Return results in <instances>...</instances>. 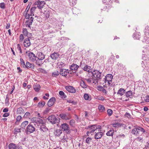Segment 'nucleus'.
<instances>
[{"mask_svg":"<svg viewBox=\"0 0 149 149\" xmlns=\"http://www.w3.org/2000/svg\"><path fill=\"white\" fill-rule=\"evenodd\" d=\"M101 126L96 125H91L87 126L86 129H89V131L86 133L87 136H89V134L95 131H97L99 129H100Z\"/></svg>","mask_w":149,"mask_h":149,"instance_id":"f257e3e1","label":"nucleus"},{"mask_svg":"<svg viewBox=\"0 0 149 149\" xmlns=\"http://www.w3.org/2000/svg\"><path fill=\"white\" fill-rule=\"evenodd\" d=\"M47 119L48 121L52 124H55L56 123H58L60 121L59 118H57L54 115H51L49 116Z\"/></svg>","mask_w":149,"mask_h":149,"instance_id":"f03ea898","label":"nucleus"},{"mask_svg":"<svg viewBox=\"0 0 149 149\" xmlns=\"http://www.w3.org/2000/svg\"><path fill=\"white\" fill-rule=\"evenodd\" d=\"M80 66L85 71L88 72L91 71V67L85 64L83 61L81 62Z\"/></svg>","mask_w":149,"mask_h":149,"instance_id":"7ed1b4c3","label":"nucleus"},{"mask_svg":"<svg viewBox=\"0 0 149 149\" xmlns=\"http://www.w3.org/2000/svg\"><path fill=\"white\" fill-rule=\"evenodd\" d=\"M113 76L111 74H108L106 75L104 79V82L106 85H109L110 84V81L112 79Z\"/></svg>","mask_w":149,"mask_h":149,"instance_id":"20e7f679","label":"nucleus"},{"mask_svg":"<svg viewBox=\"0 0 149 149\" xmlns=\"http://www.w3.org/2000/svg\"><path fill=\"white\" fill-rule=\"evenodd\" d=\"M98 132L97 131L95 132V134L94 136V138L95 139H101L103 135V133L102 132L101 130L100 129L98 130Z\"/></svg>","mask_w":149,"mask_h":149,"instance_id":"39448f33","label":"nucleus"},{"mask_svg":"<svg viewBox=\"0 0 149 149\" xmlns=\"http://www.w3.org/2000/svg\"><path fill=\"white\" fill-rule=\"evenodd\" d=\"M26 18L28 19L27 20L26 22L25 25L26 27L30 28L32 22L33 21V18L32 17H28L27 16Z\"/></svg>","mask_w":149,"mask_h":149,"instance_id":"423d86ee","label":"nucleus"},{"mask_svg":"<svg viewBox=\"0 0 149 149\" xmlns=\"http://www.w3.org/2000/svg\"><path fill=\"white\" fill-rule=\"evenodd\" d=\"M61 129L63 131H65L68 133L70 132V128L68 125L66 123H64L61 126Z\"/></svg>","mask_w":149,"mask_h":149,"instance_id":"0eeeda50","label":"nucleus"},{"mask_svg":"<svg viewBox=\"0 0 149 149\" xmlns=\"http://www.w3.org/2000/svg\"><path fill=\"white\" fill-rule=\"evenodd\" d=\"M35 130V127L32 125L30 124L28 125L26 129V132L27 134L32 133Z\"/></svg>","mask_w":149,"mask_h":149,"instance_id":"6e6552de","label":"nucleus"},{"mask_svg":"<svg viewBox=\"0 0 149 149\" xmlns=\"http://www.w3.org/2000/svg\"><path fill=\"white\" fill-rule=\"evenodd\" d=\"M93 75L95 78L101 79V73L97 70H95L92 72Z\"/></svg>","mask_w":149,"mask_h":149,"instance_id":"1a4fd4ad","label":"nucleus"},{"mask_svg":"<svg viewBox=\"0 0 149 149\" xmlns=\"http://www.w3.org/2000/svg\"><path fill=\"white\" fill-rule=\"evenodd\" d=\"M28 56L30 60L33 62H34L37 59V57L33 53L30 52L28 54Z\"/></svg>","mask_w":149,"mask_h":149,"instance_id":"9d476101","label":"nucleus"},{"mask_svg":"<svg viewBox=\"0 0 149 149\" xmlns=\"http://www.w3.org/2000/svg\"><path fill=\"white\" fill-rule=\"evenodd\" d=\"M59 116L62 119L65 120H69L71 118V117L69 114H60Z\"/></svg>","mask_w":149,"mask_h":149,"instance_id":"9b49d317","label":"nucleus"},{"mask_svg":"<svg viewBox=\"0 0 149 149\" xmlns=\"http://www.w3.org/2000/svg\"><path fill=\"white\" fill-rule=\"evenodd\" d=\"M35 4L37 5V7L41 9L43 8L45 3L44 1H38L35 2Z\"/></svg>","mask_w":149,"mask_h":149,"instance_id":"f8f14e48","label":"nucleus"},{"mask_svg":"<svg viewBox=\"0 0 149 149\" xmlns=\"http://www.w3.org/2000/svg\"><path fill=\"white\" fill-rule=\"evenodd\" d=\"M55 101V98L54 97H52L49 100L48 102V106L49 107H51L54 104Z\"/></svg>","mask_w":149,"mask_h":149,"instance_id":"ddd939ff","label":"nucleus"},{"mask_svg":"<svg viewBox=\"0 0 149 149\" xmlns=\"http://www.w3.org/2000/svg\"><path fill=\"white\" fill-rule=\"evenodd\" d=\"M65 88L66 89L70 92L74 93L76 92L75 89L71 86H66Z\"/></svg>","mask_w":149,"mask_h":149,"instance_id":"4468645a","label":"nucleus"},{"mask_svg":"<svg viewBox=\"0 0 149 149\" xmlns=\"http://www.w3.org/2000/svg\"><path fill=\"white\" fill-rule=\"evenodd\" d=\"M24 45L25 47H28L31 45L30 40L28 38L25 39L24 42Z\"/></svg>","mask_w":149,"mask_h":149,"instance_id":"2eb2a0df","label":"nucleus"},{"mask_svg":"<svg viewBox=\"0 0 149 149\" xmlns=\"http://www.w3.org/2000/svg\"><path fill=\"white\" fill-rule=\"evenodd\" d=\"M79 67V66L76 64L73 63L70 66V68L71 70L76 71Z\"/></svg>","mask_w":149,"mask_h":149,"instance_id":"dca6fc26","label":"nucleus"},{"mask_svg":"<svg viewBox=\"0 0 149 149\" xmlns=\"http://www.w3.org/2000/svg\"><path fill=\"white\" fill-rule=\"evenodd\" d=\"M131 133L132 134L136 136L140 134L139 128H135L132 130Z\"/></svg>","mask_w":149,"mask_h":149,"instance_id":"f3484780","label":"nucleus"},{"mask_svg":"<svg viewBox=\"0 0 149 149\" xmlns=\"http://www.w3.org/2000/svg\"><path fill=\"white\" fill-rule=\"evenodd\" d=\"M68 70H66L64 69H62L60 70V74L62 76H65L67 75Z\"/></svg>","mask_w":149,"mask_h":149,"instance_id":"a211bd4d","label":"nucleus"},{"mask_svg":"<svg viewBox=\"0 0 149 149\" xmlns=\"http://www.w3.org/2000/svg\"><path fill=\"white\" fill-rule=\"evenodd\" d=\"M26 67L25 68H27V69L31 68V69H34L35 67L33 64L31 63L28 61L26 62Z\"/></svg>","mask_w":149,"mask_h":149,"instance_id":"6ab92c4d","label":"nucleus"},{"mask_svg":"<svg viewBox=\"0 0 149 149\" xmlns=\"http://www.w3.org/2000/svg\"><path fill=\"white\" fill-rule=\"evenodd\" d=\"M36 8V7H32L31 8L30 10V13L28 14V17L30 16L32 17V16H34V13Z\"/></svg>","mask_w":149,"mask_h":149,"instance_id":"aec40b11","label":"nucleus"},{"mask_svg":"<svg viewBox=\"0 0 149 149\" xmlns=\"http://www.w3.org/2000/svg\"><path fill=\"white\" fill-rule=\"evenodd\" d=\"M60 55L59 54L56 52H54L51 54V58L53 59L56 60L59 56Z\"/></svg>","mask_w":149,"mask_h":149,"instance_id":"412c9836","label":"nucleus"},{"mask_svg":"<svg viewBox=\"0 0 149 149\" xmlns=\"http://www.w3.org/2000/svg\"><path fill=\"white\" fill-rule=\"evenodd\" d=\"M84 98L85 100L90 101L91 100V95L85 93L84 95Z\"/></svg>","mask_w":149,"mask_h":149,"instance_id":"4be33fe9","label":"nucleus"},{"mask_svg":"<svg viewBox=\"0 0 149 149\" xmlns=\"http://www.w3.org/2000/svg\"><path fill=\"white\" fill-rule=\"evenodd\" d=\"M38 57L41 60H43L45 58V55L41 52H38L37 53Z\"/></svg>","mask_w":149,"mask_h":149,"instance_id":"5701e85b","label":"nucleus"},{"mask_svg":"<svg viewBox=\"0 0 149 149\" xmlns=\"http://www.w3.org/2000/svg\"><path fill=\"white\" fill-rule=\"evenodd\" d=\"M24 112L23 108L22 107H19L17 109V114H24Z\"/></svg>","mask_w":149,"mask_h":149,"instance_id":"b1692460","label":"nucleus"},{"mask_svg":"<svg viewBox=\"0 0 149 149\" xmlns=\"http://www.w3.org/2000/svg\"><path fill=\"white\" fill-rule=\"evenodd\" d=\"M42 60H41V59L37 58V59H36V60L35 61L36 62L35 63L37 65H38L39 66H40L43 63L42 61Z\"/></svg>","mask_w":149,"mask_h":149,"instance_id":"393cba45","label":"nucleus"},{"mask_svg":"<svg viewBox=\"0 0 149 149\" xmlns=\"http://www.w3.org/2000/svg\"><path fill=\"white\" fill-rule=\"evenodd\" d=\"M112 126L114 127H119L123 126L124 128H125L126 125L123 124H120L118 123H114L112 124Z\"/></svg>","mask_w":149,"mask_h":149,"instance_id":"a878e982","label":"nucleus"},{"mask_svg":"<svg viewBox=\"0 0 149 149\" xmlns=\"http://www.w3.org/2000/svg\"><path fill=\"white\" fill-rule=\"evenodd\" d=\"M40 87L39 84H36L33 86V88L36 91L38 92L39 91Z\"/></svg>","mask_w":149,"mask_h":149,"instance_id":"bb28decb","label":"nucleus"},{"mask_svg":"<svg viewBox=\"0 0 149 149\" xmlns=\"http://www.w3.org/2000/svg\"><path fill=\"white\" fill-rule=\"evenodd\" d=\"M125 91V90L123 88H120L117 92V94H119L121 96L123 95Z\"/></svg>","mask_w":149,"mask_h":149,"instance_id":"cd10ccee","label":"nucleus"},{"mask_svg":"<svg viewBox=\"0 0 149 149\" xmlns=\"http://www.w3.org/2000/svg\"><path fill=\"white\" fill-rule=\"evenodd\" d=\"M59 93L62 98L65 99L66 98L67 96L65 95L63 91H60L59 92Z\"/></svg>","mask_w":149,"mask_h":149,"instance_id":"c85d7f7f","label":"nucleus"},{"mask_svg":"<svg viewBox=\"0 0 149 149\" xmlns=\"http://www.w3.org/2000/svg\"><path fill=\"white\" fill-rule=\"evenodd\" d=\"M133 38L134 39H139L140 38V34L139 33H136L134 34Z\"/></svg>","mask_w":149,"mask_h":149,"instance_id":"c756f323","label":"nucleus"},{"mask_svg":"<svg viewBox=\"0 0 149 149\" xmlns=\"http://www.w3.org/2000/svg\"><path fill=\"white\" fill-rule=\"evenodd\" d=\"M132 95V92L131 91L127 92L125 93V95L127 97H131Z\"/></svg>","mask_w":149,"mask_h":149,"instance_id":"7c9ffc66","label":"nucleus"},{"mask_svg":"<svg viewBox=\"0 0 149 149\" xmlns=\"http://www.w3.org/2000/svg\"><path fill=\"white\" fill-rule=\"evenodd\" d=\"M114 130L112 129H110L107 133L106 134L108 136H113V134Z\"/></svg>","mask_w":149,"mask_h":149,"instance_id":"2f4dec72","label":"nucleus"},{"mask_svg":"<svg viewBox=\"0 0 149 149\" xmlns=\"http://www.w3.org/2000/svg\"><path fill=\"white\" fill-rule=\"evenodd\" d=\"M45 104V102L43 101H42L40 102L38 104V107H39L40 108H42L43 107H44Z\"/></svg>","mask_w":149,"mask_h":149,"instance_id":"473e14b6","label":"nucleus"},{"mask_svg":"<svg viewBox=\"0 0 149 149\" xmlns=\"http://www.w3.org/2000/svg\"><path fill=\"white\" fill-rule=\"evenodd\" d=\"M62 133L61 130L60 129L57 130L54 132L55 136H58Z\"/></svg>","mask_w":149,"mask_h":149,"instance_id":"72a5a7b5","label":"nucleus"},{"mask_svg":"<svg viewBox=\"0 0 149 149\" xmlns=\"http://www.w3.org/2000/svg\"><path fill=\"white\" fill-rule=\"evenodd\" d=\"M80 84L81 87L83 88H85L87 87V85L83 81H82L80 82Z\"/></svg>","mask_w":149,"mask_h":149,"instance_id":"f704fd0d","label":"nucleus"},{"mask_svg":"<svg viewBox=\"0 0 149 149\" xmlns=\"http://www.w3.org/2000/svg\"><path fill=\"white\" fill-rule=\"evenodd\" d=\"M98 108L99 110L101 112H102L105 110V107L103 105H99L98 107Z\"/></svg>","mask_w":149,"mask_h":149,"instance_id":"c9c22d12","label":"nucleus"},{"mask_svg":"<svg viewBox=\"0 0 149 149\" xmlns=\"http://www.w3.org/2000/svg\"><path fill=\"white\" fill-rule=\"evenodd\" d=\"M29 123V122L27 121H25L22 123L21 125V127L23 128H24L25 126L27 125Z\"/></svg>","mask_w":149,"mask_h":149,"instance_id":"e433bc0d","label":"nucleus"},{"mask_svg":"<svg viewBox=\"0 0 149 149\" xmlns=\"http://www.w3.org/2000/svg\"><path fill=\"white\" fill-rule=\"evenodd\" d=\"M16 147V146L14 144L11 143L9 145V149H15Z\"/></svg>","mask_w":149,"mask_h":149,"instance_id":"4c0bfd02","label":"nucleus"},{"mask_svg":"<svg viewBox=\"0 0 149 149\" xmlns=\"http://www.w3.org/2000/svg\"><path fill=\"white\" fill-rule=\"evenodd\" d=\"M60 74L59 72L58 71H56L52 73V76L53 77H56L58 76Z\"/></svg>","mask_w":149,"mask_h":149,"instance_id":"58836bf2","label":"nucleus"},{"mask_svg":"<svg viewBox=\"0 0 149 149\" xmlns=\"http://www.w3.org/2000/svg\"><path fill=\"white\" fill-rule=\"evenodd\" d=\"M70 5L71 6L75 5L77 3V0H69Z\"/></svg>","mask_w":149,"mask_h":149,"instance_id":"ea45409f","label":"nucleus"},{"mask_svg":"<svg viewBox=\"0 0 149 149\" xmlns=\"http://www.w3.org/2000/svg\"><path fill=\"white\" fill-rule=\"evenodd\" d=\"M40 130L43 132H46L47 130V128L45 125H42L40 127Z\"/></svg>","mask_w":149,"mask_h":149,"instance_id":"a19ab883","label":"nucleus"},{"mask_svg":"<svg viewBox=\"0 0 149 149\" xmlns=\"http://www.w3.org/2000/svg\"><path fill=\"white\" fill-rule=\"evenodd\" d=\"M100 79H98V78H93L92 79V83L94 84H96L98 82L99 80Z\"/></svg>","mask_w":149,"mask_h":149,"instance_id":"79ce46f5","label":"nucleus"},{"mask_svg":"<svg viewBox=\"0 0 149 149\" xmlns=\"http://www.w3.org/2000/svg\"><path fill=\"white\" fill-rule=\"evenodd\" d=\"M70 125L72 127H74L75 125V121L74 120L72 119L70 121Z\"/></svg>","mask_w":149,"mask_h":149,"instance_id":"37998d69","label":"nucleus"},{"mask_svg":"<svg viewBox=\"0 0 149 149\" xmlns=\"http://www.w3.org/2000/svg\"><path fill=\"white\" fill-rule=\"evenodd\" d=\"M142 41L145 42L147 44L149 43V38L147 37H144V38L142 40Z\"/></svg>","mask_w":149,"mask_h":149,"instance_id":"c03bdc74","label":"nucleus"},{"mask_svg":"<svg viewBox=\"0 0 149 149\" xmlns=\"http://www.w3.org/2000/svg\"><path fill=\"white\" fill-rule=\"evenodd\" d=\"M145 33L146 35L148 34L149 36V26H147L145 27Z\"/></svg>","mask_w":149,"mask_h":149,"instance_id":"a18cd8bd","label":"nucleus"},{"mask_svg":"<svg viewBox=\"0 0 149 149\" xmlns=\"http://www.w3.org/2000/svg\"><path fill=\"white\" fill-rule=\"evenodd\" d=\"M22 67H23L24 68H25L26 67V65L24 61V60L22 58L20 59Z\"/></svg>","mask_w":149,"mask_h":149,"instance_id":"49530a36","label":"nucleus"},{"mask_svg":"<svg viewBox=\"0 0 149 149\" xmlns=\"http://www.w3.org/2000/svg\"><path fill=\"white\" fill-rule=\"evenodd\" d=\"M92 138L89 137H88L86 140V143L89 144L91 141Z\"/></svg>","mask_w":149,"mask_h":149,"instance_id":"de8ad7c7","label":"nucleus"},{"mask_svg":"<svg viewBox=\"0 0 149 149\" xmlns=\"http://www.w3.org/2000/svg\"><path fill=\"white\" fill-rule=\"evenodd\" d=\"M21 129L19 128H15L14 129V134H17L18 132H21Z\"/></svg>","mask_w":149,"mask_h":149,"instance_id":"09e8293b","label":"nucleus"},{"mask_svg":"<svg viewBox=\"0 0 149 149\" xmlns=\"http://www.w3.org/2000/svg\"><path fill=\"white\" fill-rule=\"evenodd\" d=\"M22 118V117L20 116H18L16 118V122L15 123L16 125L18 124V122Z\"/></svg>","mask_w":149,"mask_h":149,"instance_id":"8fccbe9b","label":"nucleus"},{"mask_svg":"<svg viewBox=\"0 0 149 149\" xmlns=\"http://www.w3.org/2000/svg\"><path fill=\"white\" fill-rule=\"evenodd\" d=\"M30 8V6H29V5L28 6H27L26 8L25 11V13H26V17H27L28 16V11L29 10V9Z\"/></svg>","mask_w":149,"mask_h":149,"instance_id":"3c124183","label":"nucleus"},{"mask_svg":"<svg viewBox=\"0 0 149 149\" xmlns=\"http://www.w3.org/2000/svg\"><path fill=\"white\" fill-rule=\"evenodd\" d=\"M22 33L24 36H27L28 32L26 29H23Z\"/></svg>","mask_w":149,"mask_h":149,"instance_id":"603ef678","label":"nucleus"},{"mask_svg":"<svg viewBox=\"0 0 149 149\" xmlns=\"http://www.w3.org/2000/svg\"><path fill=\"white\" fill-rule=\"evenodd\" d=\"M0 7L2 9H4L5 8V4L3 2L0 3Z\"/></svg>","mask_w":149,"mask_h":149,"instance_id":"864d4df0","label":"nucleus"},{"mask_svg":"<svg viewBox=\"0 0 149 149\" xmlns=\"http://www.w3.org/2000/svg\"><path fill=\"white\" fill-rule=\"evenodd\" d=\"M50 110V109L48 108H47L45 109V110L44 111L43 113L44 114H47L49 111Z\"/></svg>","mask_w":149,"mask_h":149,"instance_id":"5fc2aeb1","label":"nucleus"},{"mask_svg":"<svg viewBox=\"0 0 149 149\" xmlns=\"http://www.w3.org/2000/svg\"><path fill=\"white\" fill-rule=\"evenodd\" d=\"M32 120L36 122L37 121L40 122L42 120L40 118H32Z\"/></svg>","mask_w":149,"mask_h":149,"instance_id":"6e6d98bb","label":"nucleus"},{"mask_svg":"<svg viewBox=\"0 0 149 149\" xmlns=\"http://www.w3.org/2000/svg\"><path fill=\"white\" fill-rule=\"evenodd\" d=\"M107 112L109 116H111L113 113V111L111 109H108Z\"/></svg>","mask_w":149,"mask_h":149,"instance_id":"4d7b16f0","label":"nucleus"},{"mask_svg":"<svg viewBox=\"0 0 149 149\" xmlns=\"http://www.w3.org/2000/svg\"><path fill=\"white\" fill-rule=\"evenodd\" d=\"M30 113L29 112H26L24 115V118H28L30 116Z\"/></svg>","mask_w":149,"mask_h":149,"instance_id":"13d9d810","label":"nucleus"},{"mask_svg":"<svg viewBox=\"0 0 149 149\" xmlns=\"http://www.w3.org/2000/svg\"><path fill=\"white\" fill-rule=\"evenodd\" d=\"M17 49L19 51L20 53H22V49L21 47L20 46V45L19 44H18L17 46Z\"/></svg>","mask_w":149,"mask_h":149,"instance_id":"bf43d9fd","label":"nucleus"},{"mask_svg":"<svg viewBox=\"0 0 149 149\" xmlns=\"http://www.w3.org/2000/svg\"><path fill=\"white\" fill-rule=\"evenodd\" d=\"M144 100L146 102H149V95L146 96L144 99Z\"/></svg>","mask_w":149,"mask_h":149,"instance_id":"052dcab7","label":"nucleus"},{"mask_svg":"<svg viewBox=\"0 0 149 149\" xmlns=\"http://www.w3.org/2000/svg\"><path fill=\"white\" fill-rule=\"evenodd\" d=\"M136 141L140 142H142L143 141V138L141 137H139L136 139Z\"/></svg>","mask_w":149,"mask_h":149,"instance_id":"680f3d73","label":"nucleus"},{"mask_svg":"<svg viewBox=\"0 0 149 149\" xmlns=\"http://www.w3.org/2000/svg\"><path fill=\"white\" fill-rule=\"evenodd\" d=\"M24 38L23 35L22 34H20L19 36V40L20 41H22L23 40Z\"/></svg>","mask_w":149,"mask_h":149,"instance_id":"e2e57ef3","label":"nucleus"},{"mask_svg":"<svg viewBox=\"0 0 149 149\" xmlns=\"http://www.w3.org/2000/svg\"><path fill=\"white\" fill-rule=\"evenodd\" d=\"M103 88L101 86H99L97 87V90L100 91H102Z\"/></svg>","mask_w":149,"mask_h":149,"instance_id":"0e129e2a","label":"nucleus"},{"mask_svg":"<svg viewBox=\"0 0 149 149\" xmlns=\"http://www.w3.org/2000/svg\"><path fill=\"white\" fill-rule=\"evenodd\" d=\"M9 115V114L8 113H4L3 115V117H6L8 116Z\"/></svg>","mask_w":149,"mask_h":149,"instance_id":"69168bd1","label":"nucleus"},{"mask_svg":"<svg viewBox=\"0 0 149 149\" xmlns=\"http://www.w3.org/2000/svg\"><path fill=\"white\" fill-rule=\"evenodd\" d=\"M86 80L87 82L89 83H90L92 82V79L88 78V79H86Z\"/></svg>","mask_w":149,"mask_h":149,"instance_id":"338daca9","label":"nucleus"},{"mask_svg":"<svg viewBox=\"0 0 149 149\" xmlns=\"http://www.w3.org/2000/svg\"><path fill=\"white\" fill-rule=\"evenodd\" d=\"M139 128V130L140 132H145V130L144 129H143V128L140 127Z\"/></svg>","mask_w":149,"mask_h":149,"instance_id":"774afa93","label":"nucleus"}]
</instances>
